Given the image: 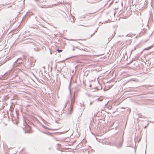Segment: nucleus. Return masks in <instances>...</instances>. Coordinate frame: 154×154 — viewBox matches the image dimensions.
I'll list each match as a JSON object with an SVG mask.
<instances>
[{"label":"nucleus","instance_id":"2","mask_svg":"<svg viewBox=\"0 0 154 154\" xmlns=\"http://www.w3.org/2000/svg\"><path fill=\"white\" fill-rule=\"evenodd\" d=\"M8 74L6 73L1 77L0 76V80L7 79L8 77Z\"/></svg>","mask_w":154,"mask_h":154},{"label":"nucleus","instance_id":"11","mask_svg":"<svg viewBox=\"0 0 154 154\" xmlns=\"http://www.w3.org/2000/svg\"><path fill=\"white\" fill-rule=\"evenodd\" d=\"M56 122H57V123H58V122H57V121H56Z\"/></svg>","mask_w":154,"mask_h":154},{"label":"nucleus","instance_id":"6","mask_svg":"<svg viewBox=\"0 0 154 154\" xmlns=\"http://www.w3.org/2000/svg\"><path fill=\"white\" fill-rule=\"evenodd\" d=\"M52 6H50L48 7H45V8H51L52 7Z\"/></svg>","mask_w":154,"mask_h":154},{"label":"nucleus","instance_id":"5","mask_svg":"<svg viewBox=\"0 0 154 154\" xmlns=\"http://www.w3.org/2000/svg\"><path fill=\"white\" fill-rule=\"evenodd\" d=\"M57 62H56L55 63V69H56L57 68Z\"/></svg>","mask_w":154,"mask_h":154},{"label":"nucleus","instance_id":"12","mask_svg":"<svg viewBox=\"0 0 154 154\" xmlns=\"http://www.w3.org/2000/svg\"><path fill=\"white\" fill-rule=\"evenodd\" d=\"M50 54H51V52H50Z\"/></svg>","mask_w":154,"mask_h":154},{"label":"nucleus","instance_id":"8","mask_svg":"<svg viewBox=\"0 0 154 154\" xmlns=\"http://www.w3.org/2000/svg\"><path fill=\"white\" fill-rule=\"evenodd\" d=\"M26 126L27 127H29V126L28 125H27V126Z\"/></svg>","mask_w":154,"mask_h":154},{"label":"nucleus","instance_id":"9","mask_svg":"<svg viewBox=\"0 0 154 154\" xmlns=\"http://www.w3.org/2000/svg\"><path fill=\"white\" fill-rule=\"evenodd\" d=\"M56 51H58V49H56Z\"/></svg>","mask_w":154,"mask_h":154},{"label":"nucleus","instance_id":"4","mask_svg":"<svg viewBox=\"0 0 154 154\" xmlns=\"http://www.w3.org/2000/svg\"><path fill=\"white\" fill-rule=\"evenodd\" d=\"M152 48V46H151L144 49L143 50H149Z\"/></svg>","mask_w":154,"mask_h":154},{"label":"nucleus","instance_id":"1","mask_svg":"<svg viewBox=\"0 0 154 154\" xmlns=\"http://www.w3.org/2000/svg\"><path fill=\"white\" fill-rule=\"evenodd\" d=\"M23 61L21 58H18L14 63L13 67L15 68L17 66H19L23 64Z\"/></svg>","mask_w":154,"mask_h":154},{"label":"nucleus","instance_id":"10","mask_svg":"<svg viewBox=\"0 0 154 154\" xmlns=\"http://www.w3.org/2000/svg\"><path fill=\"white\" fill-rule=\"evenodd\" d=\"M96 56H99V55H97Z\"/></svg>","mask_w":154,"mask_h":154},{"label":"nucleus","instance_id":"7","mask_svg":"<svg viewBox=\"0 0 154 154\" xmlns=\"http://www.w3.org/2000/svg\"><path fill=\"white\" fill-rule=\"evenodd\" d=\"M62 51V50L58 49V52H61Z\"/></svg>","mask_w":154,"mask_h":154},{"label":"nucleus","instance_id":"3","mask_svg":"<svg viewBox=\"0 0 154 154\" xmlns=\"http://www.w3.org/2000/svg\"><path fill=\"white\" fill-rule=\"evenodd\" d=\"M73 110V108L72 106H71L70 108V110L69 112L68 113L69 114H71Z\"/></svg>","mask_w":154,"mask_h":154}]
</instances>
